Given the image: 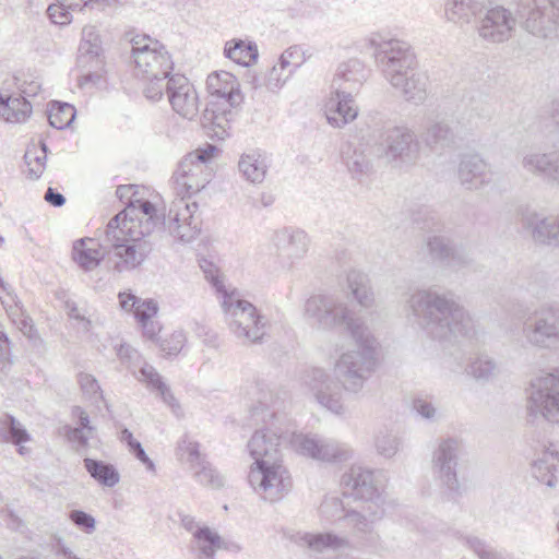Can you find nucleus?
Returning <instances> with one entry per match:
<instances>
[{
  "mask_svg": "<svg viewBox=\"0 0 559 559\" xmlns=\"http://www.w3.org/2000/svg\"><path fill=\"white\" fill-rule=\"evenodd\" d=\"M352 335L355 348L340 355L334 364L338 382L322 368H312L302 377V384L311 392L316 401L336 415L346 412L343 391L357 394L378 367V342L369 328Z\"/></svg>",
  "mask_w": 559,
  "mask_h": 559,
  "instance_id": "f257e3e1",
  "label": "nucleus"
},
{
  "mask_svg": "<svg viewBox=\"0 0 559 559\" xmlns=\"http://www.w3.org/2000/svg\"><path fill=\"white\" fill-rule=\"evenodd\" d=\"M158 224L155 205L141 200H134L108 222L104 247L116 272H129L142 265L153 249L148 237Z\"/></svg>",
  "mask_w": 559,
  "mask_h": 559,
  "instance_id": "f03ea898",
  "label": "nucleus"
},
{
  "mask_svg": "<svg viewBox=\"0 0 559 559\" xmlns=\"http://www.w3.org/2000/svg\"><path fill=\"white\" fill-rule=\"evenodd\" d=\"M367 47L384 79L406 102L420 105L426 100L428 76L417 70V58L408 43L373 34Z\"/></svg>",
  "mask_w": 559,
  "mask_h": 559,
  "instance_id": "7ed1b4c3",
  "label": "nucleus"
},
{
  "mask_svg": "<svg viewBox=\"0 0 559 559\" xmlns=\"http://www.w3.org/2000/svg\"><path fill=\"white\" fill-rule=\"evenodd\" d=\"M407 309L432 338L452 341L471 337L475 324L471 314L453 297L430 289L413 293Z\"/></svg>",
  "mask_w": 559,
  "mask_h": 559,
  "instance_id": "20e7f679",
  "label": "nucleus"
},
{
  "mask_svg": "<svg viewBox=\"0 0 559 559\" xmlns=\"http://www.w3.org/2000/svg\"><path fill=\"white\" fill-rule=\"evenodd\" d=\"M212 284L230 333L243 345L261 344L267 333L269 320L235 288L224 284L217 270H204Z\"/></svg>",
  "mask_w": 559,
  "mask_h": 559,
  "instance_id": "39448f33",
  "label": "nucleus"
},
{
  "mask_svg": "<svg viewBox=\"0 0 559 559\" xmlns=\"http://www.w3.org/2000/svg\"><path fill=\"white\" fill-rule=\"evenodd\" d=\"M206 87L211 100L203 111L202 126L211 136L224 140L229 134L233 109L243 100L240 84L235 75L221 71L207 76Z\"/></svg>",
  "mask_w": 559,
  "mask_h": 559,
  "instance_id": "423d86ee",
  "label": "nucleus"
},
{
  "mask_svg": "<svg viewBox=\"0 0 559 559\" xmlns=\"http://www.w3.org/2000/svg\"><path fill=\"white\" fill-rule=\"evenodd\" d=\"M305 317L311 325L324 332L344 326L349 336L369 328L362 317L356 316L347 301L336 295H312L305 302Z\"/></svg>",
  "mask_w": 559,
  "mask_h": 559,
  "instance_id": "0eeeda50",
  "label": "nucleus"
},
{
  "mask_svg": "<svg viewBox=\"0 0 559 559\" xmlns=\"http://www.w3.org/2000/svg\"><path fill=\"white\" fill-rule=\"evenodd\" d=\"M526 413L533 420L542 418L559 423V369L530 381Z\"/></svg>",
  "mask_w": 559,
  "mask_h": 559,
  "instance_id": "6e6552de",
  "label": "nucleus"
},
{
  "mask_svg": "<svg viewBox=\"0 0 559 559\" xmlns=\"http://www.w3.org/2000/svg\"><path fill=\"white\" fill-rule=\"evenodd\" d=\"M464 454V444L461 439L448 437L438 440L431 456V469L440 487L455 499L462 495L456 467Z\"/></svg>",
  "mask_w": 559,
  "mask_h": 559,
  "instance_id": "1a4fd4ad",
  "label": "nucleus"
},
{
  "mask_svg": "<svg viewBox=\"0 0 559 559\" xmlns=\"http://www.w3.org/2000/svg\"><path fill=\"white\" fill-rule=\"evenodd\" d=\"M131 53L134 71L138 78L169 76L174 62L165 46L147 35H136L131 38Z\"/></svg>",
  "mask_w": 559,
  "mask_h": 559,
  "instance_id": "9d476101",
  "label": "nucleus"
},
{
  "mask_svg": "<svg viewBox=\"0 0 559 559\" xmlns=\"http://www.w3.org/2000/svg\"><path fill=\"white\" fill-rule=\"evenodd\" d=\"M385 481L382 471L353 465L342 475L341 487L344 496L353 497L365 504L378 503L385 506Z\"/></svg>",
  "mask_w": 559,
  "mask_h": 559,
  "instance_id": "9b49d317",
  "label": "nucleus"
},
{
  "mask_svg": "<svg viewBox=\"0 0 559 559\" xmlns=\"http://www.w3.org/2000/svg\"><path fill=\"white\" fill-rule=\"evenodd\" d=\"M253 490L264 500L274 502L287 495L293 481L282 459L272 462L253 463L248 474Z\"/></svg>",
  "mask_w": 559,
  "mask_h": 559,
  "instance_id": "f8f14e48",
  "label": "nucleus"
},
{
  "mask_svg": "<svg viewBox=\"0 0 559 559\" xmlns=\"http://www.w3.org/2000/svg\"><path fill=\"white\" fill-rule=\"evenodd\" d=\"M217 147L206 144L187 154L179 163L174 174V179L187 194L191 195L201 191L212 179L211 162Z\"/></svg>",
  "mask_w": 559,
  "mask_h": 559,
  "instance_id": "ddd939ff",
  "label": "nucleus"
},
{
  "mask_svg": "<svg viewBox=\"0 0 559 559\" xmlns=\"http://www.w3.org/2000/svg\"><path fill=\"white\" fill-rule=\"evenodd\" d=\"M526 32L543 39L559 38V0H524L520 11Z\"/></svg>",
  "mask_w": 559,
  "mask_h": 559,
  "instance_id": "4468645a",
  "label": "nucleus"
},
{
  "mask_svg": "<svg viewBox=\"0 0 559 559\" xmlns=\"http://www.w3.org/2000/svg\"><path fill=\"white\" fill-rule=\"evenodd\" d=\"M198 204L189 202L185 198L171 202L168 214L159 215V224L156 229L163 228L175 239L188 243L191 242L200 231L201 221L197 216Z\"/></svg>",
  "mask_w": 559,
  "mask_h": 559,
  "instance_id": "2eb2a0df",
  "label": "nucleus"
},
{
  "mask_svg": "<svg viewBox=\"0 0 559 559\" xmlns=\"http://www.w3.org/2000/svg\"><path fill=\"white\" fill-rule=\"evenodd\" d=\"M384 515V506L364 503L359 508H349L346 510L343 514V523L362 545L373 546L380 540V534L376 526Z\"/></svg>",
  "mask_w": 559,
  "mask_h": 559,
  "instance_id": "dca6fc26",
  "label": "nucleus"
},
{
  "mask_svg": "<svg viewBox=\"0 0 559 559\" xmlns=\"http://www.w3.org/2000/svg\"><path fill=\"white\" fill-rule=\"evenodd\" d=\"M119 359L126 364L127 368L140 381L146 384L151 390L156 391L163 401L171 408L178 406L175 396L168 385L163 381L155 368L145 362L140 353L128 344H121L117 350Z\"/></svg>",
  "mask_w": 559,
  "mask_h": 559,
  "instance_id": "f3484780",
  "label": "nucleus"
},
{
  "mask_svg": "<svg viewBox=\"0 0 559 559\" xmlns=\"http://www.w3.org/2000/svg\"><path fill=\"white\" fill-rule=\"evenodd\" d=\"M522 336L525 343L537 348H551L559 344V309L536 312L532 321L524 322Z\"/></svg>",
  "mask_w": 559,
  "mask_h": 559,
  "instance_id": "a211bd4d",
  "label": "nucleus"
},
{
  "mask_svg": "<svg viewBox=\"0 0 559 559\" xmlns=\"http://www.w3.org/2000/svg\"><path fill=\"white\" fill-rule=\"evenodd\" d=\"M516 26L513 13L504 7L497 5L481 12L476 29L480 39L490 44H500L509 40Z\"/></svg>",
  "mask_w": 559,
  "mask_h": 559,
  "instance_id": "6ab92c4d",
  "label": "nucleus"
},
{
  "mask_svg": "<svg viewBox=\"0 0 559 559\" xmlns=\"http://www.w3.org/2000/svg\"><path fill=\"white\" fill-rule=\"evenodd\" d=\"M293 431L275 427V423L255 430L247 443L250 456L254 463L272 462L282 459L281 447L290 439Z\"/></svg>",
  "mask_w": 559,
  "mask_h": 559,
  "instance_id": "aec40b11",
  "label": "nucleus"
},
{
  "mask_svg": "<svg viewBox=\"0 0 559 559\" xmlns=\"http://www.w3.org/2000/svg\"><path fill=\"white\" fill-rule=\"evenodd\" d=\"M271 242L282 266L290 269L305 258L310 240L304 230L286 227L276 230Z\"/></svg>",
  "mask_w": 559,
  "mask_h": 559,
  "instance_id": "412c9836",
  "label": "nucleus"
},
{
  "mask_svg": "<svg viewBox=\"0 0 559 559\" xmlns=\"http://www.w3.org/2000/svg\"><path fill=\"white\" fill-rule=\"evenodd\" d=\"M522 170L559 187V150L543 152L537 148L523 151L520 156Z\"/></svg>",
  "mask_w": 559,
  "mask_h": 559,
  "instance_id": "4be33fe9",
  "label": "nucleus"
},
{
  "mask_svg": "<svg viewBox=\"0 0 559 559\" xmlns=\"http://www.w3.org/2000/svg\"><path fill=\"white\" fill-rule=\"evenodd\" d=\"M382 146L389 160L403 163L415 162L419 148L415 133L406 127L389 128L384 133Z\"/></svg>",
  "mask_w": 559,
  "mask_h": 559,
  "instance_id": "5701e85b",
  "label": "nucleus"
},
{
  "mask_svg": "<svg viewBox=\"0 0 559 559\" xmlns=\"http://www.w3.org/2000/svg\"><path fill=\"white\" fill-rule=\"evenodd\" d=\"M166 93L174 111L179 116L191 120L198 115L199 97L186 76L171 75L166 83Z\"/></svg>",
  "mask_w": 559,
  "mask_h": 559,
  "instance_id": "b1692460",
  "label": "nucleus"
},
{
  "mask_svg": "<svg viewBox=\"0 0 559 559\" xmlns=\"http://www.w3.org/2000/svg\"><path fill=\"white\" fill-rule=\"evenodd\" d=\"M426 247L430 258L445 267L460 270L472 262L469 252L445 236H428Z\"/></svg>",
  "mask_w": 559,
  "mask_h": 559,
  "instance_id": "393cba45",
  "label": "nucleus"
},
{
  "mask_svg": "<svg viewBox=\"0 0 559 559\" xmlns=\"http://www.w3.org/2000/svg\"><path fill=\"white\" fill-rule=\"evenodd\" d=\"M457 179L464 189L478 191L492 182V170L480 155L467 154L459 163Z\"/></svg>",
  "mask_w": 559,
  "mask_h": 559,
  "instance_id": "a878e982",
  "label": "nucleus"
},
{
  "mask_svg": "<svg viewBox=\"0 0 559 559\" xmlns=\"http://www.w3.org/2000/svg\"><path fill=\"white\" fill-rule=\"evenodd\" d=\"M368 78V70L358 59H349L341 63L332 81V88L336 93L357 94Z\"/></svg>",
  "mask_w": 559,
  "mask_h": 559,
  "instance_id": "bb28decb",
  "label": "nucleus"
},
{
  "mask_svg": "<svg viewBox=\"0 0 559 559\" xmlns=\"http://www.w3.org/2000/svg\"><path fill=\"white\" fill-rule=\"evenodd\" d=\"M523 226L536 243L559 247V218L527 212L522 216Z\"/></svg>",
  "mask_w": 559,
  "mask_h": 559,
  "instance_id": "cd10ccee",
  "label": "nucleus"
},
{
  "mask_svg": "<svg viewBox=\"0 0 559 559\" xmlns=\"http://www.w3.org/2000/svg\"><path fill=\"white\" fill-rule=\"evenodd\" d=\"M328 122L334 128H343L358 116V107L353 95L336 93L334 90L325 105Z\"/></svg>",
  "mask_w": 559,
  "mask_h": 559,
  "instance_id": "c85d7f7f",
  "label": "nucleus"
},
{
  "mask_svg": "<svg viewBox=\"0 0 559 559\" xmlns=\"http://www.w3.org/2000/svg\"><path fill=\"white\" fill-rule=\"evenodd\" d=\"M105 257L108 258V250L104 247V237L99 241L84 238L74 242L73 260L85 271L96 269Z\"/></svg>",
  "mask_w": 559,
  "mask_h": 559,
  "instance_id": "c756f323",
  "label": "nucleus"
},
{
  "mask_svg": "<svg viewBox=\"0 0 559 559\" xmlns=\"http://www.w3.org/2000/svg\"><path fill=\"white\" fill-rule=\"evenodd\" d=\"M559 471V443H550L532 466L534 477L552 488L557 485L556 473Z\"/></svg>",
  "mask_w": 559,
  "mask_h": 559,
  "instance_id": "7c9ffc66",
  "label": "nucleus"
},
{
  "mask_svg": "<svg viewBox=\"0 0 559 559\" xmlns=\"http://www.w3.org/2000/svg\"><path fill=\"white\" fill-rule=\"evenodd\" d=\"M425 143L430 147H447L454 144L456 134L444 118L431 112L423 134Z\"/></svg>",
  "mask_w": 559,
  "mask_h": 559,
  "instance_id": "2f4dec72",
  "label": "nucleus"
},
{
  "mask_svg": "<svg viewBox=\"0 0 559 559\" xmlns=\"http://www.w3.org/2000/svg\"><path fill=\"white\" fill-rule=\"evenodd\" d=\"M267 169L266 157L259 151L243 153L238 162V170L242 178L253 185L263 182Z\"/></svg>",
  "mask_w": 559,
  "mask_h": 559,
  "instance_id": "473e14b6",
  "label": "nucleus"
},
{
  "mask_svg": "<svg viewBox=\"0 0 559 559\" xmlns=\"http://www.w3.org/2000/svg\"><path fill=\"white\" fill-rule=\"evenodd\" d=\"M483 3L479 0H448L444 14L449 22L457 25L471 23L472 19L480 15Z\"/></svg>",
  "mask_w": 559,
  "mask_h": 559,
  "instance_id": "72a5a7b5",
  "label": "nucleus"
},
{
  "mask_svg": "<svg viewBox=\"0 0 559 559\" xmlns=\"http://www.w3.org/2000/svg\"><path fill=\"white\" fill-rule=\"evenodd\" d=\"M296 542L317 552H321L325 549L338 550L349 547V539L346 536L333 533H302L298 534Z\"/></svg>",
  "mask_w": 559,
  "mask_h": 559,
  "instance_id": "f704fd0d",
  "label": "nucleus"
},
{
  "mask_svg": "<svg viewBox=\"0 0 559 559\" xmlns=\"http://www.w3.org/2000/svg\"><path fill=\"white\" fill-rule=\"evenodd\" d=\"M346 285L360 307L368 309L374 305V294L367 274L357 270L348 271Z\"/></svg>",
  "mask_w": 559,
  "mask_h": 559,
  "instance_id": "c9c22d12",
  "label": "nucleus"
},
{
  "mask_svg": "<svg viewBox=\"0 0 559 559\" xmlns=\"http://www.w3.org/2000/svg\"><path fill=\"white\" fill-rule=\"evenodd\" d=\"M324 442L325 437L318 435L296 433L295 431L292 432L289 439V444L296 453L320 462H322L321 453L324 451Z\"/></svg>",
  "mask_w": 559,
  "mask_h": 559,
  "instance_id": "e433bc0d",
  "label": "nucleus"
},
{
  "mask_svg": "<svg viewBox=\"0 0 559 559\" xmlns=\"http://www.w3.org/2000/svg\"><path fill=\"white\" fill-rule=\"evenodd\" d=\"M32 114V104L26 97L0 96V116L8 122H24Z\"/></svg>",
  "mask_w": 559,
  "mask_h": 559,
  "instance_id": "4c0bfd02",
  "label": "nucleus"
},
{
  "mask_svg": "<svg viewBox=\"0 0 559 559\" xmlns=\"http://www.w3.org/2000/svg\"><path fill=\"white\" fill-rule=\"evenodd\" d=\"M466 370L469 376L480 382L492 381L500 373L498 362L487 354H479L473 358Z\"/></svg>",
  "mask_w": 559,
  "mask_h": 559,
  "instance_id": "58836bf2",
  "label": "nucleus"
},
{
  "mask_svg": "<svg viewBox=\"0 0 559 559\" xmlns=\"http://www.w3.org/2000/svg\"><path fill=\"white\" fill-rule=\"evenodd\" d=\"M84 467L91 477L103 486L114 487L120 480V475L112 464L86 457Z\"/></svg>",
  "mask_w": 559,
  "mask_h": 559,
  "instance_id": "ea45409f",
  "label": "nucleus"
},
{
  "mask_svg": "<svg viewBox=\"0 0 559 559\" xmlns=\"http://www.w3.org/2000/svg\"><path fill=\"white\" fill-rule=\"evenodd\" d=\"M342 154L348 171L354 177L364 176L370 170V159L362 147L348 144Z\"/></svg>",
  "mask_w": 559,
  "mask_h": 559,
  "instance_id": "a19ab883",
  "label": "nucleus"
},
{
  "mask_svg": "<svg viewBox=\"0 0 559 559\" xmlns=\"http://www.w3.org/2000/svg\"><path fill=\"white\" fill-rule=\"evenodd\" d=\"M0 437L5 442L21 444L31 440V436L23 425L12 415L0 417Z\"/></svg>",
  "mask_w": 559,
  "mask_h": 559,
  "instance_id": "79ce46f5",
  "label": "nucleus"
},
{
  "mask_svg": "<svg viewBox=\"0 0 559 559\" xmlns=\"http://www.w3.org/2000/svg\"><path fill=\"white\" fill-rule=\"evenodd\" d=\"M193 536L197 540L199 556H215L216 550L227 549L222 537L207 526L194 531Z\"/></svg>",
  "mask_w": 559,
  "mask_h": 559,
  "instance_id": "37998d69",
  "label": "nucleus"
},
{
  "mask_svg": "<svg viewBox=\"0 0 559 559\" xmlns=\"http://www.w3.org/2000/svg\"><path fill=\"white\" fill-rule=\"evenodd\" d=\"M225 55L238 64L249 66L258 58V50L255 46L243 40H231L225 46Z\"/></svg>",
  "mask_w": 559,
  "mask_h": 559,
  "instance_id": "c03bdc74",
  "label": "nucleus"
},
{
  "mask_svg": "<svg viewBox=\"0 0 559 559\" xmlns=\"http://www.w3.org/2000/svg\"><path fill=\"white\" fill-rule=\"evenodd\" d=\"M80 58L98 59L103 52L102 40L95 26H85L82 29V39L79 47Z\"/></svg>",
  "mask_w": 559,
  "mask_h": 559,
  "instance_id": "a18cd8bd",
  "label": "nucleus"
},
{
  "mask_svg": "<svg viewBox=\"0 0 559 559\" xmlns=\"http://www.w3.org/2000/svg\"><path fill=\"white\" fill-rule=\"evenodd\" d=\"M75 114V108L72 105L52 102L48 110L49 124L58 130L66 129L71 126Z\"/></svg>",
  "mask_w": 559,
  "mask_h": 559,
  "instance_id": "49530a36",
  "label": "nucleus"
},
{
  "mask_svg": "<svg viewBox=\"0 0 559 559\" xmlns=\"http://www.w3.org/2000/svg\"><path fill=\"white\" fill-rule=\"evenodd\" d=\"M323 450L321 454L324 463H343L353 456V450L348 444L331 438H325Z\"/></svg>",
  "mask_w": 559,
  "mask_h": 559,
  "instance_id": "de8ad7c7",
  "label": "nucleus"
},
{
  "mask_svg": "<svg viewBox=\"0 0 559 559\" xmlns=\"http://www.w3.org/2000/svg\"><path fill=\"white\" fill-rule=\"evenodd\" d=\"M47 158V145L40 143V148L33 145L28 147L24 154V160L28 167V175L33 179H37L41 176Z\"/></svg>",
  "mask_w": 559,
  "mask_h": 559,
  "instance_id": "09e8293b",
  "label": "nucleus"
},
{
  "mask_svg": "<svg viewBox=\"0 0 559 559\" xmlns=\"http://www.w3.org/2000/svg\"><path fill=\"white\" fill-rule=\"evenodd\" d=\"M78 381L80 388L86 399H88L92 403L97 404L98 402H103L107 409H109V405L107 404L100 385L98 381L90 373L81 372L78 376Z\"/></svg>",
  "mask_w": 559,
  "mask_h": 559,
  "instance_id": "8fccbe9b",
  "label": "nucleus"
},
{
  "mask_svg": "<svg viewBox=\"0 0 559 559\" xmlns=\"http://www.w3.org/2000/svg\"><path fill=\"white\" fill-rule=\"evenodd\" d=\"M194 478L198 483L212 489H219L224 486L225 479L212 465L206 461L198 468L193 469Z\"/></svg>",
  "mask_w": 559,
  "mask_h": 559,
  "instance_id": "3c124183",
  "label": "nucleus"
},
{
  "mask_svg": "<svg viewBox=\"0 0 559 559\" xmlns=\"http://www.w3.org/2000/svg\"><path fill=\"white\" fill-rule=\"evenodd\" d=\"M346 508L343 501L338 497H325L319 507L320 516L328 521H341L343 522V514L346 512Z\"/></svg>",
  "mask_w": 559,
  "mask_h": 559,
  "instance_id": "603ef678",
  "label": "nucleus"
},
{
  "mask_svg": "<svg viewBox=\"0 0 559 559\" xmlns=\"http://www.w3.org/2000/svg\"><path fill=\"white\" fill-rule=\"evenodd\" d=\"M401 439L388 431H380L376 436L374 447L378 454L391 459L400 450Z\"/></svg>",
  "mask_w": 559,
  "mask_h": 559,
  "instance_id": "864d4df0",
  "label": "nucleus"
},
{
  "mask_svg": "<svg viewBox=\"0 0 559 559\" xmlns=\"http://www.w3.org/2000/svg\"><path fill=\"white\" fill-rule=\"evenodd\" d=\"M293 73V69H287L281 62H278L270 70L266 76L265 85L267 90L271 92L278 91Z\"/></svg>",
  "mask_w": 559,
  "mask_h": 559,
  "instance_id": "5fc2aeb1",
  "label": "nucleus"
},
{
  "mask_svg": "<svg viewBox=\"0 0 559 559\" xmlns=\"http://www.w3.org/2000/svg\"><path fill=\"white\" fill-rule=\"evenodd\" d=\"M170 76H162L158 79L154 78H140L141 80L145 81L146 84L143 88V93L147 99L151 100H159L163 95L164 91H166V83L165 80H169Z\"/></svg>",
  "mask_w": 559,
  "mask_h": 559,
  "instance_id": "6e6d98bb",
  "label": "nucleus"
},
{
  "mask_svg": "<svg viewBox=\"0 0 559 559\" xmlns=\"http://www.w3.org/2000/svg\"><path fill=\"white\" fill-rule=\"evenodd\" d=\"M180 450L187 455V462L190 464L192 469L198 468L206 462L205 457L202 456L200 452V445L198 442L183 440L180 445Z\"/></svg>",
  "mask_w": 559,
  "mask_h": 559,
  "instance_id": "4d7b16f0",
  "label": "nucleus"
},
{
  "mask_svg": "<svg viewBox=\"0 0 559 559\" xmlns=\"http://www.w3.org/2000/svg\"><path fill=\"white\" fill-rule=\"evenodd\" d=\"M186 342V335L182 331H175L160 343V349L166 355H177L182 349Z\"/></svg>",
  "mask_w": 559,
  "mask_h": 559,
  "instance_id": "13d9d810",
  "label": "nucleus"
},
{
  "mask_svg": "<svg viewBox=\"0 0 559 559\" xmlns=\"http://www.w3.org/2000/svg\"><path fill=\"white\" fill-rule=\"evenodd\" d=\"M69 519L76 527L86 534H92L96 528L95 519L84 511L73 510L69 513Z\"/></svg>",
  "mask_w": 559,
  "mask_h": 559,
  "instance_id": "bf43d9fd",
  "label": "nucleus"
},
{
  "mask_svg": "<svg viewBox=\"0 0 559 559\" xmlns=\"http://www.w3.org/2000/svg\"><path fill=\"white\" fill-rule=\"evenodd\" d=\"M413 409L420 417L429 421H436L440 416L438 408L431 402L421 397L413 401Z\"/></svg>",
  "mask_w": 559,
  "mask_h": 559,
  "instance_id": "052dcab7",
  "label": "nucleus"
},
{
  "mask_svg": "<svg viewBox=\"0 0 559 559\" xmlns=\"http://www.w3.org/2000/svg\"><path fill=\"white\" fill-rule=\"evenodd\" d=\"M158 311V305L153 299H145L139 301L134 308V316L140 323L151 321Z\"/></svg>",
  "mask_w": 559,
  "mask_h": 559,
  "instance_id": "680f3d73",
  "label": "nucleus"
},
{
  "mask_svg": "<svg viewBox=\"0 0 559 559\" xmlns=\"http://www.w3.org/2000/svg\"><path fill=\"white\" fill-rule=\"evenodd\" d=\"M280 62L287 69H293V72L301 66L304 62L302 52L299 47L294 46L286 49L281 58Z\"/></svg>",
  "mask_w": 559,
  "mask_h": 559,
  "instance_id": "e2e57ef3",
  "label": "nucleus"
},
{
  "mask_svg": "<svg viewBox=\"0 0 559 559\" xmlns=\"http://www.w3.org/2000/svg\"><path fill=\"white\" fill-rule=\"evenodd\" d=\"M70 9L63 7L60 2L58 4H50L47 9V14L52 23L66 25L71 21Z\"/></svg>",
  "mask_w": 559,
  "mask_h": 559,
  "instance_id": "0e129e2a",
  "label": "nucleus"
},
{
  "mask_svg": "<svg viewBox=\"0 0 559 559\" xmlns=\"http://www.w3.org/2000/svg\"><path fill=\"white\" fill-rule=\"evenodd\" d=\"M117 197L121 200L127 202L126 209L134 201V200H141L144 201L141 198H138V190L135 186L132 185H126V186H119L116 191Z\"/></svg>",
  "mask_w": 559,
  "mask_h": 559,
  "instance_id": "69168bd1",
  "label": "nucleus"
},
{
  "mask_svg": "<svg viewBox=\"0 0 559 559\" xmlns=\"http://www.w3.org/2000/svg\"><path fill=\"white\" fill-rule=\"evenodd\" d=\"M11 348L10 342L4 332H0V366L1 370L7 366L11 365Z\"/></svg>",
  "mask_w": 559,
  "mask_h": 559,
  "instance_id": "338daca9",
  "label": "nucleus"
},
{
  "mask_svg": "<svg viewBox=\"0 0 559 559\" xmlns=\"http://www.w3.org/2000/svg\"><path fill=\"white\" fill-rule=\"evenodd\" d=\"M90 435L87 431L81 428H68L67 438L70 442H75L82 447L87 444L90 439Z\"/></svg>",
  "mask_w": 559,
  "mask_h": 559,
  "instance_id": "774afa93",
  "label": "nucleus"
}]
</instances>
